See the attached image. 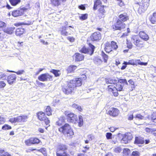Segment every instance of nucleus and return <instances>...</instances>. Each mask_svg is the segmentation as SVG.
<instances>
[{
  "instance_id": "cd10ccee",
  "label": "nucleus",
  "mask_w": 156,
  "mask_h": 156,
  "mask_svg": "<svg viewBox=\"0 0 156 156\" xmlns=\"http://www.w3.org/2000/svg\"><path fill=\"white\" fill-rule=\"evenodd\" d=\"M9 1L12 5L15 6L21 2V0H9Z\"/></svg>"
},
{
  "instance_id": "393cba45",
  "label": "nucleus",
  "mask_w": 156,
  "mask_h": 156,
  "mask_svg": "<svg viewBox=\"0 0 156 156\" xmlns=\"http://www.w3.org/2000/svg\"><path fill=\"white\" fill-rule=\"evenodd\" d=\"M119 17L120 19L122 21H125L129 19L128 15L126 13L120 15Z\"/></svg>"
},
{
  "instance_id": "9d476101",
  "label": "nucleus",
  "mask_w": 156,
  "mask_h": 156,
  "mask_svg": "<svg viewBox=\"0 0 156 156\" xmlns=\"http://www.w3.org/2000/svg\"><path fill=\"white\" fill-rule=\"evenodd\" d=\"M132 41L137 47L141 48L143 47V42L138 38L137 36H133L132 39Z\"/></svg>"
},
{
  "instance_id": "774afa93",
  "label": "nucleus",
  "mask_w": 156,
  "mask_h": 156,
  "mask_svg": "<svg viewBox=\"0 0 156 156\" xmlns=\"http://www.w3.org/2000/svg\"><path fill=\"white\" fill-rule=\"evenodd\" d=\"M67 39L71 42H73L75 40V39L73 37H68Z\"/></svg>"
},
{
  "instance_id": "e433bc0d",
  "label": "nucleus",
  "mask_w": 156,
  "mask_h": 156,
  "mask_svg": "<svg viewBox=\"0 0 156 156\" xmlns=\"http://www.w3.org/2000/svg\"><path fill=\"white\" fill-rule=\"evenodd\" d=\"M116 80H113L110 79L106 80V82L107 84H115L116 82Z\"/></svg>"
},
{
  "instance_id": "0eeeda50",
  "label": "nucleus",
  "mask_w": 156,
  "mask_h": 156,
  "mask_svg": "<svg viewBox=\"0 0 156 156\" xmlns=\"http://www.w3.org/2000/svg\"><path fill=\"white\" fill-rule=\"evenodd\" d=\"M150 0H142V2L140 5L138 11L144 12L147 9L149 5Z\"/></svg>"
},
{
  "instance_id": "58836bf2",
  "label": "nucleus",
  "mask_w": 156,
  "mask_h": 156,
  "mask_svg": "<svg viewBox=\"0 0 156 156\" xmlns=\"http://www.w3.org/2000/svg\"><path fill=\"white\" fill-rule=\"evenodd\" d=\"M101 56L104 60L105 62H107L108 58V56L106 55L103 51H102Z\"/></svg>"
},
{
  "instance_id": "c756f323",
  "label": "nucleus",
  "mask_w": 156,
  "mask_h": 156,
  "mask_svg": "<svg viewBox=\"0 0 156 156\" xmlns=\"http://www.w3.org/2000/svg\"><path fill=\"white\" fill-rule=\"evenodd\" d=\"M56 155L57 156H70V155L67 153L66 151H63L62 153L60 152H56Z\"/></svg>"
},
{
  "instance_id": "e2e57ef3",
  "label": "nucleus",
  "mask_w": 156,
  "mask_h": 156,
  "mask_svg": "<svg viewBox=\"0 0 156 156\" xmlns=\"http://www.w3.org/2000/svg\"><path fill=\"white\" fill-rule=\"evenodd\" d=\"M43 121H44L45 124L46 125H48L50 123V121L48 120V119L46 117L45 118V119Z\"/></svg>"
},
{
  "instance_id": "473e14b6",
  "label": "nucleus",
  "mask_w": 156,
  "mask_h": 156,
  "mask_svg": "<svg viewBox=\"0 0 156 156\" xmlns=\"http://www.w3.org/2000/svg\"><path fill=\"white\" fill-rule=\"evenodd\" d=\"M150 20L152 23H156V12L153 14L152 16L150 18Z\"/></svg>"
},
{
  "instance_id": "2eb2a0df",
  "label": "nucleus",
  "mask_w": 156,
  "mask_h": 156,
  "mask_svg": "<svg viewBox=\"0 0 156 156\" xmlns=\"http://www.w3.org/2000/svg\"><path fill=\"white\" fill-rule=\"evenodd\" d=\"M73 58L76 61H80L83 59L84 56L82 54L76 53L73 56Z\"/></svg>"
},
{
  "instance_id": "7c9ffc66",
  "label": "nucleus",
  "mask_w": 156,
  "mask_h": 156,
  "mask_svg": "<svg viewBox=\"0 0 156 156\" xmlns=\"http://www.w3.org/2000/svg\"><path fill=\"white\" fill-rule=\"evenodd\" d=\"M65 118L63 117H61L59 119V120L56 122V124L58 126H61L62 125L63 122H64Z\"/></svg>"
},
{
  "instance_id": "f03ea898",
  "label": "nucleus",
  "mask_w": 156,
  "mask_h": 156,
  "mask_svg": "<svg viewBox=\"0 0 156 156\" xmlns=\"http://www.w3.org/2000/svg\"><path fill=\"white\" fill-rule=\"evenodd\" d=\"M58 131L69 138L72 137L74 135V133L73 129L71 126L68 123H65L59 128Z\"/></svg>"
},
{
  "instance_id": "6e6552de",
  "label": "nucleus",
  "mask_w": 156,
  "mask_h": 156,
  "mask_svg": "<svg viewBox=\"0 0 156 156\" xmlns=\"http://www.w3.org/2000/svg\"><path fill=\"white\" fill-rule=\"evenodd\" d=\"M38 79L42 81H50L52 80V76L48 73L42 74L38 77Z\"/></svg>"
},
{
  "instance_id": "8fccbe9b",
  "label": "nucleus",
  "mask_w": 156,
  "mask_h": 156,
  "mask_svg": "<svg viewBox=\"0 0 156 156\" xmlns=\"http://www.w3.org/2000/svg\"><path fill=\"white\" fill-rule=\"evenodd\" d=\"M7 72H11L16 73L18 75H20V74H22L24 72L23 70H19V71H17V72H15V71H10V70H7Z\"/></svg>"
},
{
  "instance_id": "c9c22d12",
  "label": "nucleus",
  "mask_w": 156,
  "mask_h": 156,
  "mask_svg": "<svg viewBox=\"0 0 156 156\" xmlns=\"http://www.w3.org/2000/svg\"><path fill=\"white\" fill-rule=\"evenodd\" d=\"M88 16V14L86 13L81 14L79 16V18L80 20H84L87 19Z\"/></svg>"
},
{
  "instance_id": "5701e85b",
  "label": "nucleus",
  "mask_w": 156,
  "mask_h": 156,
  "mask_svg": "<svg viewBox=\"0 0 156 156\" xmlns=\"http://www.w3.org/2000/svg\"><path fill=\"white\" fill-rule=\"evenodd\" d=\"M38 119L41 121H43L46 117L45 113L41 112H38L37 114Z\"/></svg>"
},
{
  "instance_id": "423d86ee",
  "label": "nucleus",
  "mask_w": 156,
  "mask_h": 156,
  "mask_svg": "<svg viewBox=\"0 0 156 156\" xmlns=\"http://www.w3.org/2000/svg\"><path fill=\"white\" fill-rule=\"evenodd\" d=\"M112 28L114 30H121L125 28V24L119 20H118L112 26Z\"/></svg>"
},
{
  "instance_id": "4be33fe9",
  "label": "nucleus",
  "mask_w": 156,
  "mask_h": 156,
  "mask_svg": "<svg viewBox=\"0 0 156 156\" xmlns=\"http://www.w3.org/2000/svg\"><path fill=\"white\" fill-rule=\"evenodd\" d=\"M144 141L143 138L140 137H136L135 138L134 143L136 144H143Z\"/></svg>"
},
{
  "instance_id": "c85d7f7f",
  "label": "nucleus",
  "mask_w": 156,
  "mask_h": 156,
  "mask_svg": "<svg viewBox=\"0 0 156 156\" xmlns=\"http://www.w3.org/2000/svg\"><path fill=\"white\" fill-rule=\"evenodd\" d=\"M76 68V66H70L67 69L68 73H71L73 72Z\"/></svg>"
},
{
  "instance_id": "13d9d810",
  "label": "nucleus",
  "mask_w": 156,
  "mask_h": 156,
  "mask_svg": "<svg viewBox=\"0 0 156 156\" xmlns=\"http://www.w3.org/2000/svg\"><path fill=\"white\" fill-rule=\"evenodd\" d=\"M106 137L108 139H111L112 138V134L110 133H107L106 134Z\"/></svg>"
},
{
  "instance_id": "aec40b11",
  "label": "nucleus",
  "mask_w": 156,
  "mask_h": 156,
  "mask_svg": "<svg viewBox=\"0 0 156 156\" xmlns=\"http://www.w3.org/2000/svg\"><path fill=\"white\" fill-rule=\"evenodd\" d=\"M105 51L107 53H109L112 51L111 44L109 42H106L105 44Z\"/></svg>"
},
{
  "instance_id": "3c124183",
  "label": "nucleus",
  "mask_w": 156,
  "mask_h": 156,
  "mask_svg": "<svg viewBox=\"0 0 156 156\" xmlns=\"http://www.w3.org/2000/svg\"><path fill=\"white\" fill-rule=\"evenodd\" d=\"M140 153L137 151H134L132 154V156H140Z\"/></svg>"
},
{
  "instance_id": "de8ad7c7",
  "label": "nucleus",
  "mask_w": 156,
  "mask_h": 156,
  "mask_svg": "<svg viewBox=\"0 0 156 156\" xmlns=\"http://www.w3.org/2000/svg\"><path fill=\"white\" fill-rule=\"evenodd\" d=\"M12 128L11 127L7 124H5L2 126V129L3 130H8L11 129Z\"/></svg>"
},
{
  "instance_id": "49530a36",
  "label": "nucleus",
  "mask_w": 156,
  "mask_h": 156,
  "mask_svg": "<svg viewBox=\"0 0 156 156\" xmlns=\"http://www.w3.org/2000/svg\"><path fill=\"white\" fill-rule=\"evenodd\" d=\"M151 120L153 122H156V112H154L151 115Z\"/></svg>"
},
{
  "instance_id": "7ed1b4c3",
  "label": "nucleus",
  "mask_w": 156,
  "mask_h": 156,
  "mask_svg": "<svg viewBox=\"0 0 156 156\" xmlns=\"http://www.w3.org/2000/svg\"><path fill=\"white\" fill-rule=\"evenodd\" d=\"M28 118V116L22 115L16 118H11L9 119V121L11 123L16 122L23 123L26 122Z\"/></svg>"
},
{
  "instance_id": "39448f33",
  "label": "nucleus",
  "mask_w": 156,
  "mask_h": 156,
  "mask_svg": "<svg viewBox=\"0 0 156 156\" xmlns=\"http://www.w3.org/2000/svg\"><path fill=\"white\" fill-rule=\"evenodd\" d=\"M65 114L67 116V119L68 122L75 123L76 122L77 117V116L73 113H69L67 111H65Z\"/></svg>"
},
{
  "instance_id": "a211bd4d",
  "label": "nucleus",
  "mask_w": 156,
  "mask_h": 156,
  "mask_svg": "<svg viewBox=\"0 0 156 156\" xmlns=\"http://www.w3.org/2000/svg\"><path fill=\"white\" fill-rule=\"evenodd\" d=\"M12 15L15 17L22 16L23 15V11L20 9L13 11L12 12Z\"/></svg>"
},
{
  "instance_id": "0e129e2a",
  "label": "nucleus",
  "mask_w": 156,
  "mask_h": 156,
  "mask_svg": "<svg viewBox=\"0 0 156 156\" xmlns=\"http://www.w3.org/2000/svg\"><path fill=\"white\" fill-rule=\"evenodd\" d=\"M5 121V119L4 118L0 116V124H3Z\"/></svg>"
},
{
  "instance_id": "dca6fc26",
  "label": "nucleus",
  "mask_w": 156,
  "mask_h": 156,
  "mask_svg": "<svg viewBox=\"0 0 156 156\" xmlns=\"http://www.w3.org/2000/svg\"><path fill=\"white\" fill-rule=\"evenodd\" d=\"M16 78V74H12L9 75L7 77V82L8 83L11 85L15 81Z\"/></svg>"
},
{
  "instance_id": "69168bd1",
  "label": "nucleus",
  "mask_w": 156,
  "mask_h": 156,
  "mask_svg": "<svg viewBox=\"0 0 156 156\" xmlns=\"http://www.w3.org/2000/svg\"><path fill=\"white\" fill-rule=\"evenodd\" d=\"M78 8L82 10H84L85 9V7L83 5H81L79 6Z\"/></svg>"
},
{
  "instance_id": "f3484780",
  "label": "nucleus",
  "mask_w": 156,
  "mask_h": 156,
  "mask_svg": "<svg viewBox=\"0 0 156 156\" xmlns=\"http://www.w3.org/2000/svg\"><path fill=\"white\" fill-rule=\"evenodd\" d=\"M106 6L105 5L101 6V7L99 9L98 11L99 14L98 15V16L101 18H102L104 17V14L105 12V8H106Z\"/></svg>"
},
{
  "instance_id": "a19ab883",
  "label": "nucleus",
  "mask_w": 156,
  "mask_h": 156,
  "mask_svg": "<svg viewBox=\"0 0 156 156\" xmlns=\"http://www.w3.org/2000/svg\"><path fill=\"white\" fill-rule=\"evenodd\" d=\"M115 89H116L118 91H122V84L120 83L116 84Z\"/></svg>"
},
{
  "instance_id": "bb28decb",
  "label": "nucleus",
  "mask_w": 156,
  "mask_h": 156,
  "mask_svg": "<svg viewBox=\"0 0 156 156\" xmlns=\"http://www.w3.org/2000/svg\"><path fill=\"white\" fill-rule=\"evenodd\" d=\"M51 3L53 5L58 6L61 5L62 1L61 0H50Z\"/></svg>"
},
{
  "instance_id": "680f3d73",
  "label": "nucleus",
  "mask_w": 156,
  "mask_h": 156,
  "mask_svg": "<svg viewBox=\"0 0 156 156\" xmlns=\"http://www.w3.org/2000/svg\"><path fill=\"white\" fill-rule=\"evenodd\" d=\"M127 47L129 49H131L132 47V45L130 42L127 41Z\"/></svg>"
},
{
  "instance_id": "20e7f679",
  "label": "nucleus",
  "mask_w": 156,
  "mask_h": 156,
  "mask_svg": "<svg viewBox=\"0 0 156 156\" xmlns=\"http://www.w3.org/2000/svg\"><path fill=\"white\" fill-rule=\"evenodd\" d=\"M89 48H87L85 47L84 46L80 50V51L82 53L87 54L90 55L93 54L95 47L90 43L89 44Z\"/></svg>"
},
{
  "instance_id": "6e6d98bb",
  "label": "nucleus",
  "mask_w": 156,
  "mask_h": 156,
  "mask_svg": "<svg viewBox=\"0 0 156 156\" xmlns=\"http://www.w3.org/2000/svg\"><path fill=\"white\" fill-rule=\"evenodd\" d=\"M30 138L26 140L25 142V144L27 146H30L31 144H32V143H31V142H30Z\"/></svg>"
},
{
  "instance_id": "338daca9",
  "label": "nucleus",
  "mask_w": 156,
  "mask_h": 156,
  "mask_svg": "<svg viewBox=\"0 0 156 156\" xmlns=\"http://www.w3.org/2000/svg\"><path fill=\"white\" fill-rule=\"evenodd\" d=\"M23 42H18L17 43V45L19 48H21L23 46Z\"/></svg>"
},
{
  "instance_id": "ddd939ff",
  "label": "nucleus",
  "mask_w": 156,
  "mask_h": 156,
  "mask_svg": "<svg viewBox=\"0 0 156 156\" xmlns=\"http://www.w3.org/2000/svg\"><path fill=\"white\" fill-rule=\"evenodd\" d=\"M108 114L113 117H116L118 115L119 110L116 108H111L108 111Z\"/></svg>"
},
{
  "instance_id": "412c9836",
  "label": "nucleus",
  "mask_w": 156,
  "mask_h": 156,
  "mask_svg": "<svg viewBox=\"0 0 156 156\" xmlns=\"http://www.w3.org/2000/svg\"><path fill=\"white\" fill-rule=\"evenodd\" d=\"M67 149V147L66 145L63 144H60L58 146L56 152H60L61 151H66Z\"/></svg>"
},
{
  "instance_id": "f8f14e48",
  "label": "nucleus",
  "mask_w": 156,
  "mask_h": 156,
  "mask_svg": "<svg viewBox=\"0 0 156 156\" xmlns=\"http://www.w3.org/2000/svg\"><path fill=\"white\" fill-rule=\"evenodd\" d=\"M91 40L93 41H98L101 39V35L99 32H95L90 36Z\"/></svg>"
},
{
  "instance_id": "4c0bfd02",
  "label": "nucleus",
  "mask_w": 156,
  "mask_h": 156,
  "mask_svg": "<svg viewBox=\"0 0 156 156\" xmlns=\"http://www.w3.org/2000/svg\"><path fill=\"white\" fill-rule=\"evenodd\" d=\"M38 151H39L42 153L44 156H47V153L46 150L45 148H42L39 150H37Z\"/></svg>"
},
{
  "instance_id": "052dcab7",
  "label": "nucleus",
  "mask_w": 156,
  "mask_h": 156,
  "mask_svg": "<svg viewBox=\"0 0 156 156\" xmlns=\"http://www.w3.org/2000/svg\"><path fill=\"white\" fill-rule=\"evenodd\" d=\"M133 118V114H129L128 115V119L129 120H132Z\"/></svg>"
},
{
  "instance_id": "603ef678",
  "label": "nucleus",
  "mask_w": 156,
  "mask_h": 156,
  "mask_svg": "<svg viewBox=\"0 0 156 156\" xmlns=\"http://www.w3.org/2000/svg\"><path fill=\"white\" fill-rule=\"evenodd\" d=\"M145 131L147 133H151L154 132V130L151 128H146L145 129Z\"/></svg>"
},
{
  "instance_id": "a18cd8bd",
  "label": "nucleus",
  "mask_w": 156,
  "mask_h": 156,
  "mask_svg": "<svg viewBox=\"0 0 156 156\" xmlns=\"http://www.w3.org/2000/svg\"><path fill=\"white\" fill-rule=\"evenodd\" d=\"M46 111L47 115H48L49 116L51 115V107L49 106H48L47 107L46 109Z\"/></svg>"
},
{
  "instance_id": "72a5a7b5",
  "label": "nucleus",
  "mask_w": 156,
  "mask_h": 156,
  "mask_svg": "<svg viewBox=\"0 0 156 156\" xmlns=\"http://www.w3.org/2000/svg\"><path fill=\"white\" fill-rule=\"evenodd\" d=\"M30 138V142L32 144H38L40 142V140L36 138Z\"/></svg>"
},
{
  "instance_id": "4d7b16f0",
  "label": "nucleus",
  "mask_w": 156,
  "mask_h": 156,
  "mask_svg": "<svg viewBox=\"0 0 156 156\" xmlns=\"http://www.w3.org/2000/svg\"><path fill=\"white\" fill-rule=\"evenodd\" d=\"M113 95L115 96H117L118 94V91L116 89H114L112 91Z\"/></svg>"
},
{
  "instance_id": "09e8293b",
  "label": "nucleus",
  "mask_w": 156,
  "mask_h": 156,
  "mask_svg": "<svg viewBox=\"0 0 156 156\" xmlns=\"http://www.w3.org/2000/svg\"><path fill=\"white\" fill-rule=\"evenodd\" d=\"M134 118L135 119H145V117L142 115L140 114H137L136 115V116L134 117Z\"/></svg>"
},
{
  "instance_id": "c03bdc74",
  "label": "nucleus",
  "mask_w": 156,
  "mask_h": 156,
  "mask_svg": "<svg viewBox=\"0 0 156 156\" xmlns=\"http://www.w3.org/2000/svg\"><path fill=\"white\" fill-rule=\"evenodd\" d=\"M51 72L53 73L55 76L57 77L59 76V74L58 73V72H59V70H57L55 69H52Z\"/></svg>"
},
{
  "instance_id": "6ab92c4d",
  "label": "nucleus",
  "mask_w": 156,
  "mask_h": 156,
  "mask_svg": "<svg viewBox=\"0 0 156 156\" xmlns=\"http://www.w3.org/2000/svg\"><path fill=\"white\" fill-rule=\"evenodd\" d=\"M139 35L141 38L145 41H147L149 38L148 36L144 31H140Z\"/></svg>"
},
{
  "instance_id": "a878e982",
  "label": "nucleus",
  "mask_w": 156,
  "mask_h": 156,
  "mask_svg": "<svg viewBox=\"0 0 156 156\" xmlns=\"http://www.w3.org/2000/svg\"><path fill=\"white\" fill-rule=\"evenodd\" d=\"M24 30V29L22 28H18L16 30L15 34L17 36H20L23 34Z\"/></svg>"
},
{
  "instance_id": "f257e3e1",
  "label": "nucleus",
  "mask_w": 156,
  "mask_h": 156,
  "mask_svg": "<svg viewBox=\"0 0 156 156\" xmlns=\"http://www.w3.org/2000/svg\"><path fill=\"white\" fill-rule=\"evenodd\" d=\"M82 84L81 79L79 78H75L70 80L68 83V86L62 88L63 92L66 94H71L77 87L80 86Z\"/></svg>"
},
{
  "instance_id": "9b49d317",
  "label": "nucleus",
  "mask_w": 156,
  "mask_h": 156,
  "mask_svg": "<svg viewBox=\"0 0 156 156\" xmlns=\"http://www.w3.org/2000/svg\"><path fill=\"white\" fill-rule=\"evenodd\" d=\"M133 138L132 134L129 133H126L123 136L121 140L122 143L127 144L128 143L129 141L130 140Z\"/></svg>"
},
{
  "instance_id": "bf43d9fd",
  "label": "nucleus",
  "mask_w": 156,
  "mask_h": 156,
  "mask_svg": "<svg viewBox=\"0 0 156 156\" xmlns=\"http://www.w3.org/2000/svg\"><path fill=\"white\" fill-rule=\"evenodd\" d=\"M6 85L5 83L3 81L0 82V88H3Z\"/></svg>"
},
{
  "instance_id": "1a4fd4ad",
  "label": "nucleus",
  "mask_w": 156,
  "mask_h": 156,
  "mask_svg": "<svg viewBox=\"0 0 156 156\" xmlns=\"http://www.w3.org/2000/svg\"><path fill=\"white\" fill-rule=\"evenodd\" d=\"M137 64L140 65L146 66L147 64V63L141 62L140 60L135 61L133 59H132L129 60L128 62H124L123 63V64L125 65H136Z\"/></svg>"
},
{
  "instance_id": "37998d69",
  "label": "nucleus",
  "mask_w": 156,
  "mask_h": 156,
  "mask_svg": "<svg viewBox=\"0 0 156 156\" xmlns=\"http://www.w3.org/2000/svg\"><path fill=\"white\" fill-rule=\"evenodd\" d=\"M123 154L124 155H128L130 153V150L128 148H125L123 150Z\"/></svg>"
},
{
  "instance_id": "864d4df0",
  "label": "nucleus",
  "mask_w": 156,
  "mask_h": 156,
  "mask_svg": "<svg viewBox=\"0 0 156 156\" xmlns=\"http://www.w3.org/2000/svg\"><path fill=\"white\" fill-rule=\"evenodd\" d=\"M87 138L89 140L91 141L94 139V136L92 134H89L87 135Z\"/></svg>"
},
{
  "instance_id": "ea45409f",
  "label": "nucleus",
  "mask_w": 156,
  "mask_h": 156,
  "mask_svg": "<svg viewBox=\"0 0 156 156\" xmlns=\"http://www.w3.org/2000/svg\"><path fill=\"white\" fill-rule=\"evenodd\" d=\"M79 119L78 125L80 127H81L83 123V117L81 115H80L79 116Z\"/></svg>"
},
{
  "instance_id": "f704fd0d",
  "label": "nucleus",
  "mask_w": 156,
  "mask_h": 156,
  "mask_svg": "<svg viewBox=\"0 0 156 156\" xmlns=\"http://www.w3.org/2000/svg\"><path fill=\"white\" fill-rule=\"evenodd\" d=\"M123 149L120 146H118L115 147L113 149V151L114 152L116 153H120Z\"/></svg>"
},
{
  "instance_id": "b1692460",
  "label": "nucleus",
  "mask_w": 156,
  "mask_h": 156,
  "mask_svg": "<svg viewBox=\"0 0 156 156\" xmlns=\"http://www.w3.org/2000/svg\"><path fill=\"white\" fill-rule=\"evenodd\" d=\"M62 30L61 31V34L65 36H67L70 34L67 31V28L66 26H62Z\"/></svg>"
},
{
  "instance_id": "4468645a",
  "label": "nucleus",
  "mask_w": 156,
  "mask_h": 156,
  "mask_svg": "<svg viewBox=\"0 0 156 156\" xmlns=\"http://www.w3.org/2000/svg\"><path fill=\"white\" fill-rule=\"evenodd\" d=\"M15 28L14 27H5L3 29V31L5 33L9 34H12Z\"/></svg>"
},
{
  "instance_id": "79ce46f5",
  "label": "nucleus",
  "mask_w": 156,
  "mask_h": 156,
  "mask_svg": "<svg viewBox=\"0 0 156 156\" xmlns=\"http://www.w3.org/2000/svg\"><path fill=\"white\" fill-rule=\"evenodd\" d=\"M111 45L112 49L116 50L118 48V45L116 44V43L114 41H112L111 42Z\"/></svg>"
},
{
  "instance_id": "5fc2aeb1",
  "label": "nucleus",
  "mask_w": 156,
  "mask_h": 156,
  "mask_svg": "<svg viewBox=\"0 0 156 156\" xmlns=\"http://www.w3.org/2000/svg\"><path fill=\"white\" fill-rule=\"evenodd\" d=\"M6 23L2 21H0V28H4L6 27Z\"/></svg>"
},
{
  "instance_id": "2f4dec72",
  "label": "nucleus",
  "mask_w": 156,
  "mask_h": 156,
  "mask_svg": "<svg viewBox=\"0 0 156 156\" xmlns=\"http://www.w3.org/2000/svg\"><path fill=\"white\" fill-rule=\"evenodd\" d=\"M101 2L100 0H96L94 2L93 9L95 10L97 9V7L101 4Z\"/></svg>"
}]
</instances>
